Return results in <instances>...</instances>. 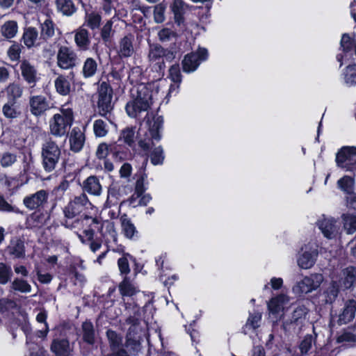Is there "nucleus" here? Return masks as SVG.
I'll return each instance as SVG.
<instances>
[{"mask_svg":"<svg viewBox=\"0 0 356 356\" xmlns=\"http://www.w3.org/2000/svg\"><path fill=\"white\" fill-rule=\"evenodd\" d=\"M74 42L81 51L89 50L91 38L94 40L92 50L99 52V44L102 43L110 48L113 44L115 31L113 29V21L107 19L102 24V13L98 11L86 12L83 23L74 31Z\"/></svg>","mask_w":356,"mask_h":356,"instance_id":"f257e3e1","label":"nucleus"},{"mask_svg":"<svg viewBox=\"0 0 356 356\" xmlns=\"http://www.w3.org/2000/svg\"><path fill=\"white\" fill-rule=\"evenodd\" d=\"M147 123L149 126L148 134H145V137L138 140V147L141 149L139 151L138 155L142 159L141 165L139 167L138 173L140 177L137 179L135 184L134 193L136 195V197H140L146 191V188L144 185L145 179L147 177V175L145 173L146 168L149 161L148 151L150 149L149 140H155L160 141L162 138L161 130L163 129L164 120L162 115H154L153 122L148 120Z\"/></svg>","mask_w":356,"mask_h":356,"instance_id":"f03ea898","label":"nucleus"},{"mask_svg":"<svg viewBox=\"0 0 356 356\" xmlns=\"http://www.w3.org/2000/svg\"><path fill=\"white\" fill-rule=\"evenodd\" d=\"M130 148L128 145L118 141L108 145L102 143L97 147L96 156L99 159H106L111 156L113 161L121 163L124 161L131 160L134 156L136 152H133Z\"/></svg>","mask_w":356,"mask_h":356,"instance_id":"7ed1b4c3","label":"nucleus"},{"mask_svg":"<svg viewBox=\"0 0 356 356\" xmlns=\"http://www.w3.org/2000/svg\"><path fill=\"white\" fill-rule=\"evenodd\" d=\"M97 107L99 115L104 117L111 124H113L114 104L112 102L113 90L110 83L106 81L100 83L97 91Z\"/></svg>","mask_w":356,"mask_h":356,"instance_id":"20e7f679","label":"nucleus"},{"mask_svg":"<svg viewBox=\"0 0 356 356\" xmlns=\"http://www.w3.org/2000/svg\"><path fill=\"white\" fill-rule=\"evenodd\" d=\"M60 111V113L54 114L49 120L50 133L55 136H67L74 120V112L71 108L63 107Z\"/></svg>","mask_w":356,"mask_h":356,"instance_id":"39448f33","label":"nucleus"},{"mask_svg":"<svg viewBox=\"0 0 356 356\" xmlns=\"http://www.w3.org/2000/svg\"><path fill=\"white\" fill-rule=\"evenodd\" d=\"M60 156V147L55 141L49 139L42 144L41 148L42 165L46 172H51L56 169Z\"/></svg>","mask_w":356,"mask_h":356,"instance_id":"423d86ee","label":"nucleus"},{"mask_svg":"<svg viewBox=\"0 0 356 356\" xmlns=\"http://www.w3.org/2000/svg\"><path fill=\"white\" fill-rule=\"evenodd\" d=\"M336 165L346 172L356 171V147L343 146L336 154Z\"/></svg>","mask_w":356,"mask_h":356,"instance_id":"0eeeda50","label":"nucleus"},{"mask_svg":"<svg viewBox=\"0 0 356 356\" xmlns=\"http://www.w3.org/2000/svg\"><path fill=\"white\" fill-rule=\"evenodd\" d=\"M79 61V58L72 47L60 45L58 48L56 54L57 66L62 70H72Z\"/></svg>","mask_w":356,"mask_h":356,"instance_id":"6e6552de","label":"nucleus"},{"mask_svg":"<svg viewBox=\"0 0 356 356\" xmlns=\"http://www.w3.org/2000/svg\"><path fill=\"white\" fill-rule=\"evenodd\" d=\"M208 57V50L204 47H199L196 51L186 54L181 61L183 72L191 73L195 71L200 63L207 60Z\"/></svg>","mask_w":356,"mask_h":356,"instance_id":"1a4fd4ad","label":"nucleus"},{"mask_svg":"<svg viewBox=\"0 0 356 356\" xmlns=\"http://www.w3.org/2000/svg\"><path fill=\"white\" fill-rule=\"evenodd\" d=\"M28 107L30 113L36 118L47 115L53 106L50 101L42 95H31L29 99Z\"/></svg>","mask_w":356,"mask_h":356,"instance_id":"9d476101","label":"nucleus"},{"mask_svg":"<svg viewBox=\"0 0 356 356\" xmlns=\"http://www.w3.org/2000/svg\"><path fill=\"white\" fill-rule=\"evenodd\" d=\"M49 192L41 189L34 193L26 195L23 199L24 207L30 210H44L48 204Z\"/></svg>","mask_w":356,"mask_h":356,"instance_id":"9b49d317","label":"nucleus"},{"mask_svg":"<svg viewBox=\"0 0 356 356\" xmlns=\"http://www.w3.org/2000/svg\"><path fill=\"white\" fill-rule=\"evenodd\" d=\"M59 278L65 283V286L67 285L68 281L74 286L79 285L80 286H82L86 282L85 276L78 271L75 264H70L63 268Z\"/></svg>","mask_w":356,"mask_h":356,"instance_id":"f8f14e48","label":"nucleus"},{"mask_svg":"<svg viewBox=\"0 0 356 356\" xmlns=\"http://www.w3.org/2000/svg\"><path fill=\"white\" fill-rule=\"evenodd\" d=\"M19 70L23 80L33 89L40 80L36 67L26 58H23L19 63Z\"/></svg>","mask_w":356,"mask_h":356,"instance_id":"ddd939ff","label":"nucleus"},{"mask_svg":"<svg viewBox=\"0 0 356 356\" xmlns=\"http://www.w3.org/2000/svg\"><path fill=\"white\" fill-rule=\"evenodd\" d=\"M88 198L86 193H82L79 196H76L73 200H71L63 209L65 217L72 219L79 216L83 211L88 202Z\"/></svg>","mask_w":356,"mask_h":356,"instance_id":"4468645a","label":"nucleus"},{"mask_svg":"<svg viewBox=\"0 0 356 356\" xmlns=\"http://www.w3.org/2000/svg\"><path fill=\"white\" fill-rule=\"evenodd\" d=\"M308 312L307 308L304 306H298L293 311L289 319L283 322L282 327L284 332L295 330L297 326L302 325Z\"/></svg>","mask_w":356,"mask_h":356,"instance_id":"2eb2a0df","label":"nucleus"},{"mask_svg":"<svg viewBox=\"0 0 356 356\" xmlns=\"http://www.w3.org/2000/svg\"><path fill=\"white\" fill-rule=\"evenodd\" d=\"M19 154L22 163V171L20 172L19 177L22 181L27 183L29 179L28 175L33 169V157L31 151L26 148L20 149Z\"/></svg>","mask_w":356,"mask_h":356,"instance_id":"dca6fc26","label":"nucleus"},{"mask_svg":"<svg viewBox=\"0 0 356 356\" xmlns=\"http://www.w3.org/2000/svg\"><path fill=\"white\" fill-rule=\"evenodd\" d=\"M188 5L184 0H172L170 4V10L173 14L175 24L179 26H186L185 14Z\"/></svg>","mask_w":356,"mask_h":356,"instance_id":"f3484780","label":"nucleus"},{"mask_svg":"<svg viewBox=\"0 0 356 356\" xmlns=\"http://www.w3.org/2000/svg\"><path fill=\"white\" fill-rule=\"evenodd\" d=\"M26 218V225L28 229L39 228L47 224L50 218V213L45 210H33Z\"/></svg>","mask_w":356,"mask_h":356,"instance_id":"a211bd4d","label":"nucleus"},{"mask_svg":"<svg viewBox=\"0 0 356 356\" xmlns=\"http://www.w3.org/2000/svg\"><path fill=\"white\" fill-rule=\"evenodd\" d=\"M130 97H135L140 102L145 101L149 107L153 104V90L147 85L143 83L131 89Z\"/></svg>","mask_w":356,"mask_h":356,"instance_id":"6ab92c4d","label":"nucleus"},{"mask_svg":"<svg viewBox=\"0 0 356 356\" xmlns=\"http://www.w3.org/2000/svg\"><path fill=\"white\" fill-rule=\"evenodd\" d=\"M339 284L346 290L356 289V266H348L341 271Z\"/></svg>","mask_w":356,"mask_h":356,"instance_id":"aec40b11","label":"nucleus"},{"mask_svg":"<svg viewBox=\"0 0 356 356\" xmlns=\"http://www.w3.org/2000/svg\"><path fill=\"white\" fill-rule=\"evenodd\" d=\"M134 35L129 33L119 40L117 53L122 59L131 57L134 53Z\"/></svg>","mask_w":356,"mask_h":356,"instance_id":"412c9836","label":"nucleus"},{"mask_svg":"<svg viewBox=\"0 0 356 356\" xmlns=\"http://www.w3.org/2000/svg\"><path fill=\"white\" fill-rule=\"evenodd\" d=\"M356 314V300L348 299L344 302L343 307L339 315L337 323L339 325L347 324L353 321Z\"/></svg>","mask_w":356,"mask_h":356,"instance_id":"4be33fe9","label":"nucleus"},{"mask_svg":"<svg viewBox=\"0 0 356 356\" xmlns=\"http://www.w3.org/2000/svg\"><path fill=\"white\" fill-rule=\"evenodd\" d=\"M125 111L131 118H137L142 112L147 111L150 107L145 101H139L135 97H131L125 105Z\"/></svg>","mask_w":356,"mask_h":356,"instance_id":"5701e85b","label":"nucleus"},{"mask_svg":"<svg viewBox=\"0 0 356 356\" xmlns=\"http://www.w3.org/2000/svg\"><path fill=\"white\" fill-rule=\"evenodd\" d=\"M85 140V134L81 132L80 128L74 127L69 138L70 150L75 153L79 152L83 147Z\"/></svg>","mask_w":356,"mask_h":356,"instance_id":"b1692460","label":"nucleus"},{"mask_svg":"<svg viewBox=\"0 0 356 356\" xmlns=\"http://www.w3.org/2000/svg\"><path fill=\"white\" fill-rule=\"evenodd\" d=\"M81 341L91 346L96 343V332L90 320H86L81 324Z\"/></svg>","mask_w":356,"mask_h":356,"instance_id":"393cba45","label":"nucleus"},{"mask_svg":"<svg viewBox=\"0 0 356 356\" xmlns=\"http://www.w3.org/2000/svg\"><path fill=\"white\" fill-rule=\"evenodd\" d=\"M51 351L55 356H70V341L67 338H56L51 341Z\"/></svg>","mask_w":356,"mask_h":356,"instance_id":"a878e982","label":"nucleus"},{"mask_svg":"<svg viewBox=\"0 0 356 356\" xmlns=\"http://www.w3.org/2000/svg\"><path fill=\"white\" fill-rule=\"evenodd\" d=\"M120 222L122 232L124 236L129 239H137L139 237L138 232L136 226L126 213L120 216Z\"/></svg>","mask_w":356,"mask_h":356,"instance_id":"bb28decb","label":"nucleus"},{"mask_svg":"<svg viewBox=\"0 0 356 356\" xmlns=\"http://www.w3.org/2000/svg\"><path fill=\"white\" fill-rule=\"evenodd\" d=\"M163 55H165V48L161 44H156L150 46L148 55L149 60L151 62H155L160 70H163L165 67L163 60Z\"/></svg>","mask_w":356,"mask_h":356,"instance_id":"cd10ccee","label":"nucleus"},{"mask_svg":"<svg viewBox=\"0 0 356 356\" xmlns=\"http://www.w3.org/2000/svg\"><path fill=\"white\" fill-rule=\"evenodd\" d=\"M82 189L83 193H88L90 195H99L102 192V186L97 177L91 175L83 181Z\"/></svg>","mask_w":356,"mask_h":356,"instance_id":"c85d7f7f","label":"nucleus"},{"mask_svg":"<svg viewBox=\"0 0 356 356\" xmlns=\"http://www.w3.org/2000/svg\"><path fill=\"white\" fill-rule=\"evenodd\" d=\"M154 141L155 140H149L150 149L148 151L149 158L150 159V161L152 165H162L165 160L163 148L161 145H159L151 150L152 147L154 145ZM156 142L157 141L156 140Z\"/></svg>","mask_w":356,"mask_h":356,"instance_id":"c756f323","label":"nucleus"},{"mask_svg":"<svg viewBox=\"0 0 356 356\" xmlns=\"http://www.w3.org/2000/svg\"><path fill=\"white\" fill-rule=\"evenodd\" d=\"M17 104V102H15L7 101L2 107V113L10 122H12L22 115V111Z\"/></svg>","mask_w":356,"mask_h":356,"instance_id":"7c9ffc66","label":"nucleus"},{"mask_svg":"<svg viewBox=\"0 0 356 356\" xmlns=\"http://www.w3.org/2000/svg\"><path fill=\"white\" fill-rule=\"evenodd\" d=\"M318 255L316 250L312 251L305 250L298 258V264L301 268L308 269L312 268L315 262Z\"/></svg>","mask_w":356,"mask_h":356,"instance_id":"2f4dec72","label":"nucleus"},{"mask_svg":"<svg viewBox=\"0 0 356 356\" xmlns=\"http://www.w3.org/2000/svg\"><path fill=\"white\" fill-rule=\"evenodd\" d=\"M262 314L259 312L249 313V316L245 324L242 327V332L247 334L250 330H255L260 326Z\"/></svg>","mask_w":356,"mask_h":356,"instance_id":"473e14b6","label":"nucleus"},{"mask_svg":"<svg viewBox=\"0 0 356 356\" xmlns=\"http://www.w3.org/2000/svg\"><path fill=\"white\" fill-rule=\"evenodd\" d=\"M136 127H127L120 131L118 142H124V145L131 147L133 151H135V131Z\"/></svg>","mask_w":356,"mask_h":356,"instance_id":"72a5a7b5","label":"nucleus"},{"mask_svg":"<svg viewBox=\"0 0 356 356\" xmlns=\"http://www.w3.org/2000/svg\"><path fill=\"white\" fill-rule=\"evenodd\" d=\"M286 300V296L283 293L271 298L267 305L269 312L273 315L278 314L282 310L283 305Z\"/></svg>","mask_w":356,"mask_h":356,"instance_id":"f704fd0d","label":"nucleus"},{"mask_svg":"<svg viewBox=\"0 0 356 356\" xmlns=\"http://www.w3.org/2000/svg\"><path fill=\"white\" fill-rule=\"evenodd\" d=\"M38 36V31L36 28L33 26L26 27L24 29L21 42H23L28 49H31L34 47Z\"/></svg>","mask_w":356,"mask_h":356,"instance_id":"c9c22d12","label":"nucleus"},{"mask_svg":"<svg viewBox=\"0 0 356 356\" xmlns=\"http://www.w3.org/2000/svg\"><path fill=\"white\" fill-rule=\"evenodd\" d=\"M335 222L333 218H324L318 222V228L325 238L331 239L334 237V234L336 231Z\"/></svg>","mask_w":356,"mask_h":356,"instance_id":"e433bc0d","label":"nucleus"},{"mask_svg":"<svg viewBox=\"0 0 356 356\" xmlns=\"http://www.w3.org/2000/svg\"><path fill=\"white\" fill-rule=\"evenodd\" d=\"M338 188L348 196L352 195L355 191V178L348 175H344L337 181Z\"/></svg>","mask_w":356,"mask_h":356,"instance_id":"4c0bfd02","label":"nucleus"},{"mask_svg":"<svg viewBox=\"0 0 356 356\" xmlns=\"http://www.w3.org/2000/svg\"><path fill=\"white\" fill-rule=\"evenodd\" d=\"M18 32V24L15 20H8L1 26V33L3 37L8 40L15 38Z\"/></svg>","mask_w":356,"mask_h":356,"instance_id":"58836bf2","label":"nucleus"},{"mask_svg":"<svg viewBox=\"0 0 356 356\" xmlns=\"http://www.w3.org/2000/svg\"><path fill=\"white\" fill-rule=\"evenodd\" d=\"M8 101L17 102L23 94V87L18 83L13 82L6 88Z\"/></svg>","mask_w":356,"mask_h":356,"instance_id":"ea45409f","label":"nucleus"},{"mask_svg":"<svg viewBox=\"0 0 356 356\" xmlns=\"http://www.w3.org/2000/svg\"><path fill=\"white\" fill-rule=\"evenodd\" d=\"M56 92L63 96H66L70 94L71 90V84L69 80L65 75H59L54 81Z\"/></svg>","mask_w":356,"mask_h":356,"instance_id":"a19ab883","label":"nucleus"},{"mask_svg":"<svg viewBox=\"0 0 356 356\" xmlns=\"http://www.w3.org/2000/svg\"><path fill=\"white\" fill-rule=\"evenodd\" d=\"M56 24L53 20L48 17L43 23L40 24V36L44 40H47L51 38L55 34Z\"/></svg>","mask_w":356,"mask_h":356,"instance_id":"79ce46f5","label":"nucleus"},{"mask_svg":"<svg viewBox=\"0 0 356 356\" xmlns=\"http://www.w3.org/2000/svg\"><path fill=\"white\" fill-rule=\"evenodd\" d=\"M55 3L58 10L64 15L71 16L76 12L77 8L72 0H56Z\"/></svg>","mask_w":356,"mask_h":356,"instance_id":"37998d69","label":"nucleus"},{"mask_svg":"<svg viewBox=\"0 0 356 356\" xmlns=\"http://www.w3.org/2000/svg\"><path fill=\"white\" fill-rule=\"evenodd\" d=\"M136 261V257L128 252L122 251V257L118 260L119 270L122 275L127 276L130 273L129 261Z\"/></svg>","mask_w":356,"mask_h":356,"instance_id":"c03bdc74","label":"nucleus"},{"mask_svg":"<svg viewBox=\"0 0 356 356\" xmlns=\"http://www.w3.org/2000/svg\"><path fill=\"white\" fill-rule=\"evenodd\" d=\"M339 343L346 342L356 346V326L348 327L337 338Z\"/></svg>","mask_w":356,"mask_h":356,"instance_id":"a18cd8bd","label":"nucleus"},{"mask_svg":"<svg viewBox=\"0 0 356 356\" xmlns=\"http://www.w3.org/2000/svg\"><path fill=\"white\" fill-rule=\"evenodd\" d=\"M11 42L12 44L7 49V56L10 61H17L20 63L22 60H20L21 54L24 47L21 43L17 41H11Z\"/></svg>","mask_w":356,"mask_h":356,"instance_id":"49530a36","label":"nucleus"},{"mask_svg":"<svg viewBox=\"0 0 356 356\" xmlns=\"http://www.w3.org/2000/svg\"><path fill=\"white\" fill-rule=\"evenodd\" d=\"M97 71V63L91 57L87 58L83 65L82 74L86 79L92 77Z\"/></svg>","mask_w":356,"mask_h":356,"instance_id":"de8ad7c7","label":"nucleus"},{"mask_svg":"<svg viewBox=\"0 0 356 356\" xmlns=\"http://www.w3.org/2000/svg\"><path fill=\"white\" fill-rule=\"evenodd\" d=\"M356 44V39L351 37L349 33H343L340 41V49L343 54H347L352 52Z\"/></svg>","mask_w":356,"mask_h":356,"instance_id":"09e8293b","label":"nucleus"},{"mask_svg":"<svg viewBox=\"0 0 356 356\" xmlns=\"http://www.w3.org/2000/svg\"><path fill=\"white\" fill-rule=\"evenodd\" d=\"M118 288L120 293L123 297H130L136 293V288L127 276L124 277L123 280L120 283Z\"/></svg>","mask_w":356,"mask_h":356,"instance_id":"8fccbe9b","label":"nucleus"},{"mask_svg":"<svg viewBox=\"0 0 356 356\" xmlns=\"http://www.w3.org/2000/svg\"><path fill=\"white\" fill-rule=\"evenodd\" d=\"M166 8L167 3L164 1L153 7V17L156 23L161 24L165 21Z\"/></svg>","mask_w":356,"mask_h":356,"instance_id":"3c124183","label":"nucleus"},{"mask_svg":"<svg viewBox=\"0 0 356 356\" xmlns=\"http://www.w3.org/2000/svg\"><path fill=\"white\" fill-rule=\"evenodd\" d=\"M343 228L348 234H353L356 232V215L343 214Z\"/></svg>","mask_w":356,"mask_h":356,"instance_id":"603ef678","label":"nucleus"},{"mask_svg":"<svg viewBox=\"0 0 356 356\" xmlns=\"http://www.w3.org/2000/svg\"><path fill=\"white\" fill-rule=\"evenodd\" d=\"M106 334L111 350L121 348L120 346L122 345V337L118 333H117V332L111 329H108L107 330Z\"/></svg>","mask_w":356,"mask_h":356,"instance_id":"864d4df0","label":"nucleus"},{"mask_svg":"<svg viewBox=\"0 0 356 356\" xmlns=\"http://www.w3.org/2000/svg\"><path fill=\"white\" fill-rule=\"evenodd\" d=\"M343 75L346 84L350 86L356 85V63L346 66L344 69Z\"/></svg>","mask_w":356,"mask_h":356,"instance_id":"5fc2aeb1","label":"nucleus"},{"mask_svg":"<svg viewBox=\"0 0 356 356\" xmlns=\"http://www.w3.org/2000/svg\"><path fill=\"white\" fill-rule=\"evenodd\" d=\"M13 273L11 267L3 262L0 263V284H6L10 281Z\"/></svg>","mask_w":356,"mask_h":356,"instance_id":"6e6d98bb","label":"nucleus"},{"mask_svg":"<svg viewBox=\"0 0 356 356\" xmlns=\"http://www.w3.org/2000/svg\"><path fill=\"white\" fill-rule=\"evenodd\" d=\"M12 289L21 293H29L31 291V286L25 280L15 278L12 282Z\"/></svg>","mask_w":356,"mask_h":356,"instance_id":"4d7b16f0","label":"nucleus"},{"mask_svg":"<svg viewBox=\"0 0 356 356\" xmlns=\"http://www.w3.org/2000/svg\"><path fill=\"white\" fill-rule=\"evenodd\" d=\"M93 131L96 137L102 138L108 134V128L106 122L102 120L98 119L94 122Z\"/></svg>","mask_w":356,"mask_h":356,"instance_id":"13d9d810","label":"nucleus"},{"mask_svg":"<svg viewBox=\"0 0 356 356\" xmlns=\"http://www.w3.org/2000/svg\"><path fill=\"white\" fill-rule=\"evenodd\" d=\"M10 253L17 258L24 257L25 255V247L24 242L18 239L10 247Z\"/></svg>","mask_w":356,"mask_h":356,"instance_id":"bf43d9fd","label":"nucleus"},{"mask_svg":"<svg viewBox=\"0 0 356 356\" xmlns=\"http://www.w3.org/2000/svg\"><path fill=\"white\" fill-rule=\"evenodd\" d=\"M313 341L312 334H307L304 337L298 346L302 355H305L309 353L312 347Z\"/></svg>","mask_w":356,"mask_h":356,"instance_id":"052dcab7","label":"nucleus"},{"mask_svg":"<svg viewBox=\"0 0 356 356\" xmlns=\"http://www.w3.org/2000/svg\"><path fill=\"white\" fill-rule=\"evenodd\" d=\"M17 307L15 300L8 298H0V314L8 312Z\"/></svg>","mask_w":356,"mask_h":356,"instance_id":"680f3d73","label":"nucleus"},{"mask_svg":"<svg viewBox=\"0 0 356 356\" xmlns=\"http://www.w3.org/2000/svg\"><path fill=\"white\" fill-rule=\"evenodd\" d=\"M17 161V155L8 152H4L1 159L0 164L3 168L11 166Z\"/></svg>","mask_w":356,"mask_h":356,"instance_id":"e2e57ef3","label":"nucleus"},{"mask_svg":"<svg viewBox=\"0 0 356 356\" xmlns=\"http://www.w3.org/2000/svg\"><path fill=\"white\" fill-rule=\"evenodd\" d=\"M169 76L170 79L175 83H180L182 80L179 64L172 65L169 69Z\"/></svg>","mask_w":356,"mask_h":356,"instance_id":"0e129e2a","label":"nucleus"},{"mask_svg":"<svg viewBox=\"0 0 356 356\" xmlns=\"http://www.w3.org/2000/svg\"><path fill=\"white\" fill-rule=\"evenodd\" d=\"M0 211L6 213H19V210L15 207L8 203L3 195L0 194Z\"/></svg>","mask_w":356,"mask_h":356,"instance_id":"69168bd1","label":"nucleus"},{"mask_svg":"<svg viewBox=\"0 0 356 356\" xmlns=\"http://www.w3.org/2000/svg\"><path fill=\"white\" fill-rule=\"evenodd\" d=\"M196 325V321H193L188 325H185V330L189 334L192 341L197 342L199 340L200 333L194 328Z\"/></svg>","mask_w":356,"mask_h":356,"instance_id":"338daca9","label":"nucleus"},{"mask_svg":"<svg viewBox=\"0 0 356 356\" xmlns=\"http://www.w3.org/2000/svg\"><path fill=\"white\" fill-rule=\"evenodd\" d=\"M95 231L92 229H85L82 234L79 235L81 241L83 243H87L94 239Z\"/></svg>","mask_w":356,"mask_h":356,"instance_id":"774afa93","label":"nucleus"}]
</instances>
